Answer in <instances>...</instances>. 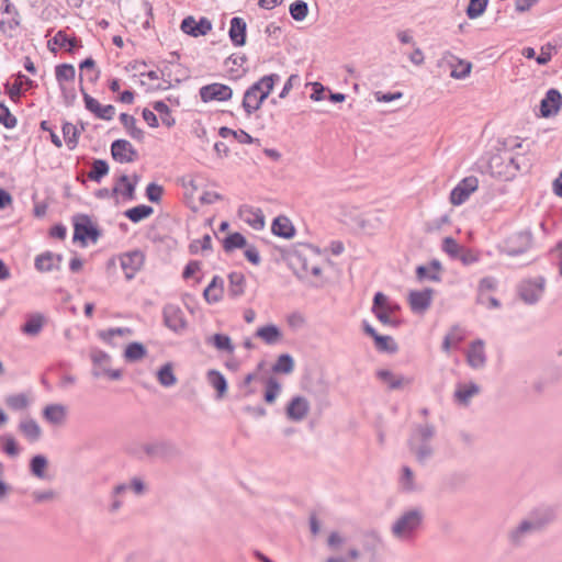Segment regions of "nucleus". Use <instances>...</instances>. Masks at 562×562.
<instances>
[{
  "mask_svg": "<svg viewBox=\"0 0 562 562\" xmlns=\"http://www.w3.org/2000/svg\"><path fill=\"white\" fill-rule=\"evenodd\" d=\"M19 430L31 442L37 441L42 436V429L33 418L21 420L19 423Z\"/></svg>",
  "mask_w": 562,
  "mask_h": 562,
  "instance_id": "cd10ccee",
  "label": "nucleus"
},
{
  "mask_svg": "<svg viewBox=\"0 0 562 562\" xmlns=\"http://www.w3.org/2000/svg\"><path fill=\"white\" fill-rule=\"evenodd\" d=\"M407 446L411 452L416 457L420 464H425L434 454V448L430 443H416V437L411 436L407 440Z\"/></svg>",
  "mask_w": 562,
  "mask_h": 562,
  "instance_id": "4be33fe9",
  "label": "nucleus"
},
{
  "mask_svg": "<svg viewBox=\"0 0 562 562\" xmlns=\"http://www.w3.org/2000/svg\"><path fill=\"white\" fill-rule=\"evenodd\" d=\"M228 294L233 297L240 296L244 293V273L240 271H233L228 274Z\"/></svg>",
  "mask_w": 562,
  "mask_h": 562,
  "instance_id": "4c0bfd02",
  "label": "nucleus"
},
{
  "mask_svg": "<svg viewBox=\"0 0 562 562\" xmlns=\"http://www.w3.org/2000/svg\"><path fill=\"white\" fill-rule=\"evenodd\" d=\"M532 530L533 529H513L508 535V539L513 546H520Z\"/></svg>",
  "mask_w": 562,
  "mask_h": 562,
  "instance_id": "774afa93",
  "label": "nucleus"
},
{
  "mask_svg": "<svg viewBox=\"0 0 562 562\" xmlns=\"http://www.w3.org/2000/svg\"><path fill=\"white\" fill-rule=\"evenodd\" d=\"M207 382L216 390L217 398H222L225 395L227 391V382L221 372L216 370H210L207 372Z\"/></svg>",
  "mask_w": 562,
  "mask_h": 562,
  "instance_id": "58836bf2",
  "label": "nucleus"
},
{
  "mask_svg": "<svg viewBox=\"0 0 562 562\" xmlns=\"http://www.w3.org/2000/svg\"><path fill=\"white\" fill-rule=\"evenodd\" d=\"M146 348L140 342H131L124 352L127 361H137L146 356Z\"/></svg>",
  "mask_w": 562,
  "mask_h": 562,
  "instance_id": "3c124183",
  "label": "nucleus"
},
{
  "mask_svg": "<svg viewBox=\"0 0 562 562\" xmlns=\"http://www.w3.org/2000/svg\"><path fill=\"white\" fill-rule=\"evenodd\" d=\"M423 515L418 509H411L404 513L392 527H418L422 524Z\"/></svg>",
  "mask_w": 562,
  "mask_h": 562,
  "instance_id": "7c9ffc66",
  "label": "nucleus"
},
{
  "mask_svg": "<svg viewBox=\"0 0 562 562\" xmlns=\"http://www.w3.org/2000/svg\"><path fill=\"white\" fill-rule=\"evenodd\" d=\"M498 282L496 278L492 276H487L482 278L479 281L477 285V294H476V304H485V294L486 292L496 291Z\"/></svg>",
  "mask_w": 562,
  "mask_h": 562,
  "instance_id": "2f4dec72",
  "label": "nucleus"
},
{
  "mask_svg": "<svg viewBox=\"0 0 562 562\" xmlns=\"http://www.w3.org/2000/svg\"><path fill=\"white\" fill-rule=\"evenodd\" d=\"M281 259L288 262V266L299 278H305L310 272V257H318L321 251L318 247L306 243H297L290 247H278Z\"/></svg>",
  "mask_w": 562,
  "mask_h": 562,
  "instance_id": "f257e3e1",
  "label": "nucleus"
},
{
  "mask_svg": "<svg viewBox=\"0 0 562 562\" xmlns=\"http://www.w3.org/2000/svg\"><path fill=\"white\" fill-rule=\"evenodd\" d=\"M153 108L160 114L162 124H165L167 127L175 125L176 121L171 115L169 106L164 101L154 102Z\"/></svg>",
  "mask_w": 562,
  "mask_h": 562,
  "instance_id": "603ef678",
  "label": "nucleus"
},
{
  "mask_svg": "<svg viewBox=\"0 0 562 562\" xmlns=\"http://www.w3.org/2000/svg\"><path fill=\"white\" fill-rule=\"evenodd\" d=\"M373 341L374 347L379 352H386L393 355L398 351V345L396 344L392 336L378 334Z\"/></svg>",
  "mask_w": 562,
  "mask_h": 562,
  "instance_id": "f704fd0d",
  "label": "nucleus"
},
{
  "mask_svg": "<svg viewBox=\"0 0 562 562\" xmlns=\"http://www.w3.org/2000/svg\"><path fill=\"white\" fill-rule=\"evenodd\" d=\"M120 261L125 278L131 280L142 269L145 261V255L140 250H132L123 254L120 257Z\"/></svg>",
  "mask_w": 562,
  "mask_h": 562,
  "instance_id": "9d476101",
  "label": "nucleus"
},
{
  "mask_svg": "<svg viewBox=\"0 0 562 562\" xmlns=\"http://www.w3.org/2000/svg\"><path fill=\"white\" fill-rule=\"evenodd\" d=\"M91 359L94 364V369L103 371L110 362V356L102 350H93L91 352Z\"/></svg>",
  "mask_w": 562,
  "mask_h": 562,
  "instance_id": "69168bd1",
  "label": "nucleus"
},
{
  "mask_svg": "<svg viewBox=\"0 0 562 562\" xmlns=\"http://www.w3.org/2000/svg\"><path fill=\"white\" fill-rule=\"evenodd\" d=\"M310 413L308 401L301 395L293 396L285 406V416L289 420L301 422Z\"/></svg>",
  "mask_w": 562,
  "mask_h": 562,
  "instance_id": "2eb2a0df",
  "label": "nucleus"
},
{
  "mask_svg": "<svg viewBox=\"0 0 562 562\" xmlns=\"http://www.w3.org/2000/svg\"><path fill=\"white\" fill-rule=\"evenodd\" d=\"M20 25V14L9 0H0V30L13 31Z\"/></svg>",
  "mask_w": 562,
  "mask_h": 562,
  "instance_id": "f8f14e48",
  "label": "nucleus"
},
{
  "mask_svg": "<svg viewBox=\"0 0 562 562\" xmlns=\"http://www.w3.org/2000/svg\"><path fill=\"white\" fill-rule=\"evenodd\" d=\"M53 41L59 47H68L69 52H72L76 47H78L77 38L68 36L63 31H58L54 36Z\"/></svg>",
  "mask_w": 562,
  "mask_h": 562,
  "instance_id": "13d9d810",
  "label": "nucleus"
},
{
  "mask_svg": "<svg viewBox=\"0 0 562 562\" xmlns=\"http://www.w3.org/2000/svg\"><path fill=\"white\" fill-rule=\"evenodd\" d=\"M157 378L159 383L166 387L172 386L177 382V378L172 371V367L170 363H166L160 368V370L157 373Z\"/></svg>",
  "mask_w": 562,
  "mask_h": 562,
  "instance_id": "8fccbe9b",
  "label": "nucleus"
},
{
  "mask_svg": "<svg viewBox=\"0 0 562 562\" xmlns=\"http://www.w3.org/2000/svg\"><path fill=\"white\" fill-rule=\"evenodd\" d=\"M164 324L176 334L183 333L188 327L183 311L175 304H167L162 310Z\"/></svg>",
  "mask_w": 562,
  "mask_h": 562,
  "instance_id": "0eeeda50",
  "label": "nucleus"
},
{
  "mask_svg": "<svg viewBox=\"0 0 562 562\" xmlns=\"http://www.w3.org/2000/svg\"><path fill=\"white\" fill-rule=\"evenodd\" d=\"M116 183L120 186V193L126 200L135 199L136 182H131L128 176L122 175L117 178Z\"/></svg>",
  "mask_w": 562,
  "mask_h": 562,
  "instance_id": "c03bdc74",
  "label": "nucleus"
},
{
  "mask_svg": "<svg viewBox=\"0 0 562 562\" xmlns=\"http://www.w3.org/2000/svg\"><path fill=\"white\" fill-rule=\"evenodd\" d=\"M376 378L386 383L390 390H400L404 385H409L413 383L412 378H405L403 375L396 376L391 370L380 369L376 371Z\"/></svg>",
  "mask_w": 562,
  "mask_h": 562,
  "instance_id": "412c9836",
  "label": "nucleus"
},
{
  "mask_svg": "<svg viewBox=\"0 0 562 562\" xmlns=\"http://www.w3.org/2000/svg\"><path fill=\"white\" fill-rule=\"evenodd\" d=\"M120 121L132 138L138 142L144 139V131L136 126V119L133 115L122 113Z\"/></svg>",
  "mask_w": 562,
  "mask_h": 562,
  "instance_id": "72a5a7b5",
  "label": "nucleus"
},
{
  "mask_svg": "<svg viewBox=\"0 0 562 562\" xmlns=\"http://www.w3.org/2000/svg\"><path fill=\"white\" fill-rule=\"evenodd\" d=\"M480 393V386L470 382L468 384H459L454 392V400L462 405H468L471 397Z\"/></svg>",
  "mask_w": 562,
  "mask_h": 562,
  "instance_id": "c85d7f7f",
  "label": "nucleus"
},
{
  "mask_svg": "<svg viewBox=\"0 0 562 562\" xmlns=\"http://www.w3.org/2000/svg\"><path fill=\"white\" fill-rule=\"evenodd\" d=\"M86 109L95 117L104 121H111L115 114V108L112 104L102 105L99 101L87 93L85 88L80 86Z\"/></svg>",
  "mask_w": 562,
  "mask_h": 562,
  "instance_id": "9b49d317",
  "label": "nucleus"
},
{
  "mask_svg": "<svg viewBox=\"0 0 562 562\" xmlns=\"http://www.w3.org/2000/svg\"><path fill=\"white\" fill-rule=\"evenodd\" d=\"M436 435V427L432 424H418L411 436L416 437V443H430Z\"/></svg>",
  "mask_w": 562,
  "mask_h": 562,
  "instance_id": "e433bc0d",
  "label": "nucleus"
},
{
  "mask_svg": "<svg viewBox=\"0 0 562 562\" xmlns=\"http://www.w3.org/2000/svg\"><path fill=\"white\" fill-rule=\"evenodd\" d=\"M488 0H470L465 9L467 16L471 20L481 16L487 7Z\"/></svg>",
  "mask_w": 562,
  "mask_h": 562,
  "instance_id": "09e8293b",
  "label": "nucleus"
},
{
  "mask_svg": "<svg viewBox=\"0 0 562 562\" xmlns=\"http://www.w3.org/2000/svg\"><path fill=\"white\" fill-rule=\"evenodd\" d=\"M559 509L554 505L540 504L533 507L527 518L522 519L517 527H543L557 521Z\"/></svg>",
  "mask_w": 562,
  "mask_h": 562,
  "instance_id": "39448f33",
  "label": "nucleus"
},
{
  "mask_svg": "<svg viewBox=\"0 0 562 562\" xmlns=\"http://www.w3.org/2000/svg\"><path fill=\"white\" fill-rule=\"evenodd\" d=\"M154 210L151 206L142 204L134 206L125 212V216L134 222L138 223L153 214Z\"/></svg>",
  "mask_w": 562,
  "mask_h": 562,
  "instance_id": "a19ab883",
  "label": "nucleus"
},
{
  "mask_svg": "<svg viewBox=\"0 0 562 562\" xmlns=\"http://www.w3.org/2000/svg\"><path fill=\"white\" fill-rule=\"evenodd\" d=\"M477 188L479 179L475 176L465 177L451 190L450 203L456 206L463 204Z\"/></svg>",
  "mask_w": 562,
  "mask_h": 562,
  "instance_id": "423d86ee",
  "label": "nucleus"
},
{
  "mask_svg": "<svg viewBox=\"0 0 562 562\" xmlns=\"http://www.w3.org/2000/svg\"><path fill=\"white\" fill-rule=\"evenodd\" d=\"M271 232L278 237L291 239L295 236L296 229L288 216L278 215L272 221Z\"/></svg>",
  "mask_w": 562,
  "mask_h": 562,
  "instance_id": "a211bd4d",
  "label": "nucleus"
},
{
  "mask_svg": "<svg viewBox=\"0 0 562 562\" xmlns=\"http://www.w3.org/2000/svg\"><path fill=\"white\" fill-rule=\"evenodd\" d=\"M99 231L92 225L91 220L86 214H78L74 217V240H80L86 244L89 238L97 241Z\"/></svg>",
  "mask_w": 562,
  "mask_h": 562,
  "instance_id": "6e6552de",
  "label": "nucleus"
},
{
  "mask_svg": "<svg viewBox=\"0 0 562 562\" xmlns=\"http://www.w3.org/2000/svg\"><path fill=\"white\" fill-rule=\"evenodd\" d=\"M281 383L274 376H269L265 382L263 401L269 405L273 404L281 393Z\"/></svg>",
  "mask_w": 562,
  "mask_h": 562,
  "instance_id": "473e14b6",
  "label": "nucleus"
},
{
  "mask_svg": "<svg viewBox=\"0 0 562 562\" xmlns=\"http://www.w3.org/2000/svg\"><path fill=\"white\" fill-rule=\"evenodd\" d=\"M246 245V238L240 233H233L223 239V248L226 252L243 248Z\"/></svg>",
  "mask_w": 562,
  "mask_h": 562,
  "instance_id": "49530a36",
  "label": "nucleus"
},
{
  "mask_svg": "<svg viewBox=\"0 0 562 562\" xmlns=\"http://www.w3.org/2000/svg\"><path fill=\"white\" fill-rule=\"evenodd\" d=\"M562 108V94L558 89L550 88L539 105V117L549 119L555 116Z\"/></svg>",
  "mask_w": 562,
  "mask_h": 562,
  "instance_id": "1a4fd4ad",
  "label": "nucleus"
},
{
  "mask_svg": "<svg viewBox=\"0 0 562 562\" xmlns=\"http://www.w3.org/2000/svg\"><path fill=\"white\" fill-rule=\"evenodd\" d=\"M200 97L203 102L226 101L232 98V89L223 83H211L200 88Z\"/></svg>",
  "mask_w": 562,
  "mask_h": 562,
  "instance_id": "4468645a",
  "label": "nucleus"
},
{
  "mask_svg": "<svg viewBox=\"0 0 562 562\" xmlns=\"http://www.w3.org/2000/svg\"><path fill=\"white\" fill-rule=\"evenodd\" d=\"M127 490H128V486L125 483L117 484L116 486L113 487L112 493H111V504L109 506L110 513H116L121 508L122 501L120 499V496L123 493H125Z\"/></svg>",
  "mask_w": 562,
  "mask_h": 562,
  "instance_id": "5fc2aeb1",
  "label": "nucleus"
},
{
  "mask_svg": "<svg viewBox=\"0 0 562 562\" xmlns=\"http://www.w3.org/2000/svg\"><path fill=\"white\" fill-rule=\"evenodd\" d=\"M371 312L374 314V316L383 324V325H387V326H391V327H394V328H397L401 326L402 324V321L401 319H396V318H392L390 316V312L385 308H382V310H376L375 308H371Z\"/></svg>",
  "mask_w": 562,
  "mask_h": 562,
  "instance_id": "bf43d9fd",
  "label": "nucleus"
},
{
  "mask_svg": "<svg viewBox=\"0 0 562 562\" xmlns=\"http://www.w3.org/2000/svg\"><path fill=\"white\" fill-rule=\"evenodd\" d=\"M0 441L3 442L2 450L5 454L11 458H15L20 454L21 450L18 446L16 440L11 435L0 436Z\"/></svg>",
  "mask_w": 562,
  "mask_h": 562,
  "instance_id": "6e6d98bb",
  "label": "nucleus"
},
{
  "mask_svg": "<svg viewBox=\"0 0 562 562\" xmlns=\"http://www.w3.org/2000/svg\"><path fill=\"white\" fill-rule=\"evenodd\" d=\"M463 246H461L453 237H445L442 240V250L453 260H457L459 252Z\"/></svg>",
  "mask_w": 562,
  "mask_h": 562,
  "instance_id": "4d7b16f0",
  "label": "nucleus"
},
{
  "mask_svg": "<svg viewBox=\"0 0 562 562\" xmlns=\"http://www.w3.org/2000/svg\"><path fill=\"white\" fill-rule=\"evenodd\" d=\"M472 70V63L458 59V65L451 70L450 76L456 79H464L467 78Z\"/></svg>",
  "mask_w": 562,
  "mask_h": 562,
  "instance_id": "052dcab7",
  "label": "nucleus"
},
{
  "mask_svg": "<svg viewBox=\"0 0 562 562\" xmlns=\"http://www.w3.org/2000/svg\"><path fill=\"white\" fill-rule=\"evenodd\" d=\"M61 131H63V136H64L67 147L70 150L75 149L78 145L80 131L77 128L76 125H74L69 122H65L63 124Z\"/></svg>",
  "mask_w": 562,
  "mask_h": 562,
  "instance_id": "ea45409f",
  "label": "nucleus"
},
{
  "mask_svg": "<svg viewBox=\"0 0 562 562\" xmlns=\"http://www.w3.org/2000/svg\"><path fill=\"white\" fill-rule=\"evenodd\" d=\"M289 12L293 20L301 22L308 14V4L304 0H295L290 4Z\"/></svg>",
  "mask_w": 562,
  "mask_h": 562,
  "instance_id": "de8ad7c7",
  "label": "nucleus"
},
{
  "mask_svg": "<svg viewBox=\"0 0 562 562\" xmlns=\"http://www.w3.org/2000/svg\"><path fill=\"white\" fill-rule=\"evenodd\" d=\"M0 124H2L5 128H14L18 124L16 117L2 102H0Z\"/></svg>",
  "mask_w": 562,
  "mask_h": 562,
  "instance_id": "680f3d73",
  "label": "nucleus"
},
{
  "mask_svg": "<svg viewBox=\"0 0 562 562\" xmlns=\"http://www.w3.org/2000/svg\"><path fill=\"white\" fill-rule=\"evenodd\" d=\"M518 297L528 305L539 302L546 290V278L542 276L536 278L522 279L517 284Z\"/></svg>",
  "mask_w": 562,
  "mask_h": 562,
  "instance_id": "20e7f679",
  "label": "nucleus"
},
{
  "mask_svg": "<svg viewBox=\"0 0 562 562\" xmlns=\"http://www.w3.org/2000/svg\"><path fill=\"white\" fill-rule=\"evenodd\" d=\"M248 214L252 217H248V225L254 229H262L265 227V215L260 209L248 207Z\"/></svg>",
  "mask_w": 562,
  "mask_h": 562,
  "instance_id": "e2e57ef3",
  "label": "nucleus"
},
{
  "mask_svg": "<svg viewBox=\"0 0 562 562\" xmlns=\"http://www.w3.org/2000/svg\"><path fill=\"white\" fill-rule=\"evenodd\" d=\"M144 452L150 458H167L176 452V448L168 441H154L143 446Z\"/></svg>",
  "mask_w": 562,
  "mask_h": 562,
  "instance_id": "aec40b11",
  "label": "nucleus"
},
{
  "mask_svg": "<svg viewBox=\"0 0 562 562\" xmlns=\"http://www.w3.org/2000/svg\"><path fill=\"white\" fill-rule=\"evenodd\" d=\"M109 172V165L105 160L95 159L92 162L91 170L88 173V178L92 181L100 182L101 179Z\"/></svg>",
  "mask_w": 562,
  "mask_h": 562,
  "instance_id": "a18cd8bd",
  "label": "nucleus"
},
{
  "mask_svg": "<svg viewBox=\"0 0 562 562\" xmlns=\"http://www.w3.org/2000/svg\"><path fill=\"white\" fill-rule=\"evenodd\" d=\"M4 403L9 408L18 412L27 408L30 405V398L23 393L12 394L5 397Z\"/></svg>",
  "mask_w": 562,
  "mask_h": 562,
  "instance_id": "37998d69",
  "label": "nucleus"
},
{
  "mask_svg": "<svg viewBox=\"0 0 562 562\" xmlns=\"http://www.w3.org/2000/svg\"><path fill=\"white\" fill-rule=\"evenodd\" d=\"M47 459L44 456H34L30 462V469L32 474L38 479H43L45 476V469L47 467Z\"/></svg>",
  "mask_w": 562,
  "mask_h": 562,
  "instance_id": "864d4df0",
  "label": "nucleus"
},
{
  "mask_svg": "<svg viewBox=\"0 0 562 562\" xmlns=\"http://www.w3.org/2000/svg\"><path fill=\"white\" fill-rule=\"evenodd\" d=\"M432 294L434 290L431 288H426L422 291H411L408 294L411 310L414 313L427 311L431 305Z\"/></svg>",
  "mask_w": 562,
  "mask_h": 562,
  "instance_id": "f3484780",
  "label": "nucleus"
},
{
  "mask_svg": "<svg viewBox=\"0 0 562 562\" xmlns=\"http://www.w3.org/2000/svg\"><path fill=\"white\" fill-rule=\"evenodd\" d=\"M254 336L260 338L267 345H276L282 339L283 334L277 325L267 324L259 327Z\"/></svg>",
  "mask_w": 562,
  "mask_h": 562,
  "instance_id": "b1692460",
  "label": "nucleus"
},
{
  "mask_svg": "<svg viewBox=\"0 0 562 562\" xmlns=\"http://www.w3.org/2000/svg\"><path fill=\"white\" fill-rule=\"evenodd\" d=\"M45 323L46 318L42 313L29 314L21 331L26 336L35 337L42 331Z\"/></svg>",
  "mask_w": 562,
  "mask_h": 562,
  "instance_id": "5701e85b",
  "label": "nucleus"
},
{
  "mask_svg": "<svg viewBox=\"0 0 562 562\" xmlns=\"http://www.w3.org/2000/svg\"><path fill=\"white\" fill-rule=\"evenodd\" d=\"M467 360L470 367L473 369H481L485 366L486 356L484 352V341L476 339L471 342L467 353Z\"/></svg>",
  "mask_w": 562,
  "mask_h": 562,
  "instance_id": "6ab92c4d",
  "label": "nucleus"
},
{
  "mask_svg": "<svg viewBox=\"0 0 562 562\" xmlns=\"http://www.w3.org/2000/svg\"><path fill=\"white\" fill-rule=\"evenodd\" d=\"M43 417L52 425H61L67 417V408L61 404H49L43 409Z\"/></svg>",
  "mask_w": 562,
  "mask_h": 562,
  "instance_id": "a878e982",
  "label": "nucleus"
},
{
  "mask_svg": "<svg viewBox=\"0 0 562 562\" xmlns=\"http://www.w3.org/2000/svg\"><path fill=\"white\" fill-rule=\"evenodd\" d=\"M393 537L402 542L411 543L417 537V529H391Z\"/></svg>",
  "mask_w": 562,
  "mask_h": 562,
  "instance_id": "0e129e2a",
  "label": "nucleus"
},
{
  "mask_svg": "<svg viewBox=\"0 0 562 562\" xmlns=\"http://www.w3.org/2000/svg\"><path fill=\"white\" fill-rule=\"evenodd\" d=\"M228 35L233 44L236 46H240L246 43V22L244 19L235 16L231 20Z\"/></svg>",
  "mask_w": 562,
  "mask_h": 562,
  "instance_id": "bb28decb",
  "label": "nucleus"
},
{
  "mask_svg": "<svg viewBox=\"0 0 562 562\" xmlns=\"http://www.w3.org/2000/svg\"><path fill=\"white\" fill-rule=\"evenodd\" d=\"M280 80L279 74H269L248 87V115L261 106Z\"/></svg>",
  "mask_w": 562,
  "mask_h": 562,
  "instance_id": "f03ea898",
  "label": "nucleus"
},
{
  "mask_svg": "<svg viewBox=\"0 0 562 562\" xmlns=\"http://www.w3.org/2000/svg\"><path fill=\"white\" fill-rule=\"evenodd\" d=\"M532 244V233L530 231H520L510 236L506 241L507 254L518 256L526 252Z\"/></svg>",
  "mask_w": 562,
  "mask_h": 562,
  "instance_id": "ddd939ff",
  "label": "nucleus"
},
{
  "mask_svg": "<svg viewBox=\"0 0 562 562\" xmlns=\"http://www.w3.org/2000/svg\"><path fill=\"white\" fill-rule=\"evenodd\" d=\"M56 80L59 87L64 86L65 81H74L76 76V69L70 64H61L55 68Z\"/></svg>",
  "mask_w": 562,
  "mask_h": 562,
  "instance_id": "79ce46f5",
  "label": "nucleus"
},
{
  "mask_svg": "<svg viewBox=\"0 0 562 562\" xmlns=\"http://www.w3.org/2000/svg\"><path fill=\"white\" fill-rule=\"evenodd\" d=\"M555 50V46L551 43H547L541 46L540 54L536 57L538 65L544 66L552 58V52Z\"/></svg>",
  "mask_w": 562,
  "mask_h": 562,
  "instance_id": "338daca9",
  "label": "nucleus"
},
{
  "mask_svg": "<svg viewBox=\"0 0 562 562\" xmlns=\"http://www.w3.org/2000/svg\"><path fill=\"white\" fill-rule=\"evenodd\" d=\"M294 359L290 353H282L272 366V372L277 374H290L294 370Z\"/></svg>",
  "mask_w": 562,
  "mask_h": 562,
  "instance_id": "c9c22d12",
  "label": "nucleus"
},
{
  "mask_svg": "<svg viewBox=\"0 0 562 562\" xmlns=\"http://www.w3.org/2000/svg\"><path fill=\"white\" fill-rule=\"evenodd\" d=\"M499 161L506 162L505 169L497 171L504 175L506 179L514 178L519 171H528L530 168L529 159L524 154L513 155L512 151L503 149L501 154L492 157L490 161L491 168L498 166Z\"/></svg>",
  "mask_w": 562,
  "mask_h": 562,
  "instance_id": "7ed1b4c3",
  "label": "nucleus"
},
{
  "mask_svg": "<svg viewBox=\"0 0 562 562\" xmlns=\"http://www.w3.org/2000/svg\"><path fill=\"white\" fill-rule=\"evenodd\" d=\"M205 342L213 346L218 351H225L232 353L234 351V345L231 338L224 334H214L206 337Z\"/></svg>",
  "mask_w": 562,
  "mask_h": 562,
  "instance_id": "c756f323",
  "label": "nucleus"
},
{
  "mask_svg": "<svg viewBox=\"0 0 562 562\" xmlns=\"http://www.w3.org/2000/svg\"><path fill=\"white\" fill-rule=\"evenodd\" d=\"M111 154L114 160L124 164L137 158V150L126 139H116L111 145Z\"/></svg>",
  "mask_w": 562,
  "mask_h": 562,
  "instance_id": "dca6fc26",
  "label": "nucleus"
},
{
  "mask_svg": "<svg viewBox=\"0 0 562 562\" xmlns=\"http://www.w3.org/2000/svg\"><path fill=\"white\" fill-rule=\"evenodd\" d=\"M61 261V255H54L53 252L47 251L35 258V268L41 272H48L54 269H59Z\"/></svg>",
  "mask_w": 562,
  "mask_h": 562,
  "instance_id": "393cba45",
  "label": "nucleus"
}]
</instances>
